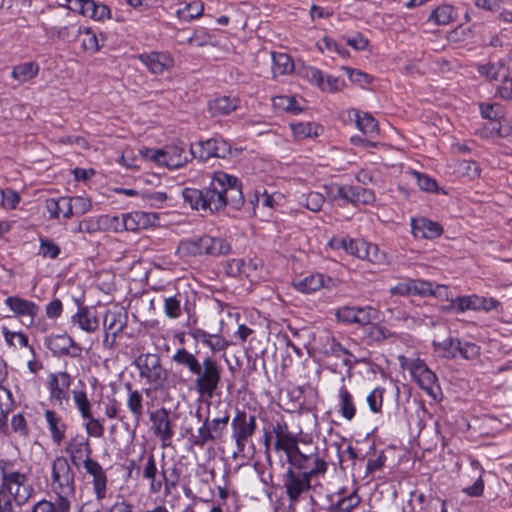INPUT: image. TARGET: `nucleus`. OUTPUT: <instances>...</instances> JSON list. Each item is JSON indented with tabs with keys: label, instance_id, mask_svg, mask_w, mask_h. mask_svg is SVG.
Listing matches in <instances>:
<instances>
[{
	"label": "nucleus",
	"instance_id": "nucleus-1",
	"mask_svg": "<svg viewBox=\"0 0 512 512\" xmlns=\"http://www.w3.org/2000/svg\"><path fill=\"white\" fill-rule=\"evenodd\" d=\"M184 202L198 211L218 212L226 206L240 209L244 196L239 180L223 171L213 173L210 184L204 190L186 187L182 190Z\"/></svg>",
	"mask_w": 512,
	"mask_h": 512
},
{
	"label": "nucleus",
	"instance_id": "nucleus-2",
	"mask_svg": "<svg viewBox=\"0 0 512 512\" xmlns=\"http://www.w3.org/2000/svg\"><path fill=\"white\" fill-rule=\"evenodd\" d=\"M177 365L186 367L195 375L194 386L200 396L212 398L221 383L222 367L210 356L200 362L197 357L185 348H179L172 356Z\"/></svg>",
	"mask_w": 512,
	"mask_h": 512
},
{
	"label": "nucleus",
	"instance_id": "nucleus-3",
	"mask_svg": "<svg viewBox=\"0 0 512 512\" xmlns=\"http://www.w3.org/2000/svg\"><path fill=\"white\" fill-rule=\"evenodd\" d=\"M27 475L13 470L7 464L0 467V507L9 510L10 507L24 504L32 494V488L27 484Z\"/></svg>",
	"mask_w": 512,
	"mask_h": 512
},
{
	"label": "nucleus",
	"instance_id": "nucleus-4",
	"mask_svg": "<svg viewBox=\"0 0 512 512\" xmlns=\"http://www.w3.org/2000/svg\"><path fill=\"white\" fill-rule=\"evenodd\" d=\"M135 365L139 370V376L145 379L146 384L150 386L146 389L147 395L150 391H160L166 388L169 374L158 354H140L135 359Z\"/></svg>",
	"mask_w": 512,
	"mask_h": 512
},
{
	"label": "nucleus",
	"instance_id": "nucleus-5",
	"mask_svg": "<svg viewBox=\"0 0 512 512\" xmlns=\"http://www.w3.org/2000/svg\"><path fill=\"white\" fill-rule=\"evenodd\" d=\"M287 462L297 470L302 471L317 485H319L320 478H323L328 470V462L317 447H311L306 452L298 448L287 458Z\"/></svg>",
	"mask_w": 512,
	"mask_h": 512
},
{
	"label": "nucleus",
	"instance_id": "nucleus-6",
	"mask_svg": "<svg viewBox=\"0 0 512 512\" xmlns=\"http://www.w3.org/2000/svg\"><path fill=\"white\" fill-rule=\"evenodd\" d=\"M196 293L189 287L177 288L173 295L164 298V313L170 319L181 316L182 310L188 315L194 310Z\"/></svg>",
	"mask_w": 512,
	"mask_h": 512
},
{
	"label": "nucleus",
	"instance_id": "nucleus-7",
	"mask_svg": "<svg viewBox=\"0 0 512 512\" xmlns=\"http://www.w3.org/2000/svg\"><path fill=\"white\" fill-rule=\"evenodd\" d=\"M52 487L57 495L75 493V475L63 456L56 457L52 463Z\"/></svg>",
	"mask_w": 512,
	"mask_h": 512
},
{
	"label": "nucleus",
	"instance_id": "nucleus-8",
	"mask_svg": "<svg viewBox=\"0 0 512 512\" xmlns=\"http://www.w3.org/2000/svg\"><path fill=\"white\" fill-rule=\"evenodd\" d=\"M316 486L317 483L291 465L283 475V487L291 504L298 503L303 493L315 489Z\"/></svg>",
	"mask_w": 512,
	"mask_h": 512
},
{
	"label": "nucleus",
	"instance_id": "nucleus-9",
	"mask_svg": "<svg viewBox=\"0 0 512 512\" xmlns=\"http://www.w3.org/2000/svg\"><path fill=\"white\" fill-rule=\"evenodd\" d=\"M146 156L158 165L169 169L181 168L189 161V155L184 147L179 145H166L162 149H151Z\"/></svg>",
	"mask_w": 512,
	"mask_h": 512
},
{
	"label": "nucleus",
	"instance_id": "nucleus-10",
	"mask_svg": "<svg viewBox=\"0 0 512 512\" xmlns=\"http://www.w3.org/2000/svg\"><path fill=\"white\" fill-rule=\"evenodd\" d=\"M256 416L248 415L244 411L237 410L235 417L232 419V437L235 440L237 450L243 452L248 440L253 436L256 430Z\"/></svg>",
	"mask_w": 512,
	"mask_h": 512
},
{
	"label": "nucleus",
	"instance_id": "nucleus-11",
	"mask_svg": "<svg viewBox=\"0 0 512 512\" xmlns=\"http://www.w3.org/2000/svg\"><path fill=\"white\" fill-rule=\"evenodd\" d=\"M408 370L419 387L430 397L437 399V395L440 392L438 378L426 363L421 359H415L410 363Z\"/></svg>",
	"mask_w": 512,
	"mask_h": 512
},
{
	"label": "nucleus",
	"instance_id": "nucleus-12",
	"mask_svg": "<svg viewBox=\"0 0 512 512\" xmlns=\"http://www.w3.org/2000/svg\"><path fill=\"white\" fill-rule=\"evenodd\" d=\"M127 325V314L122 309H109L106 311L103 320L105 337L103 343L106 347L112 348L116 337Z\"/></svg>",
	"mask_w": 512,
	"mask_h": 512
},
{
	"label": "nucleus",
	"instance_id": "nucleus-13",
	"mask_svg": "<svg viewBox=\"0 0 512 512\" xmlns=\"http://www.w3.org/2000/svg\"><path fill=\"white\" fill-rule=\"evenodd\" d=\"M200 150L197 155L193 147L190 148V157L198 158L200 161H206L212 157L226 158L231 153L230 145L223 139L210 138L199 142Z\"/></svg>",
	"mask_w": 512,
	"mask_h": 512
},
{
	"label": "nucleus",
	"instance_id": "nucleus-14",
	"mask_svg": "<svg viewBox=\"0 0 512 512\" xmlns=\"http://www.w3.org/2000/svg\"><path fill=\"white\" fill-rule=\"evenodd\" d=\"M272 432L276 438L274 449L283 451L287 458L299 448L297 436L289 431L284 419H278L273 424Z\"/></svg>",
	"mask_w": 512,
	"mask_h": 512
},
{
	"label": "nucleus",
	"instance_id": "nucleus-15",
	"mask_svg": "<svg viewBox=\"0 0 512 512\" xmlns=\"http://www.w3.org/2000/svg\"><path fill=\"white\" fill-rule=\"evenodd\" d=\"M66 453L69 455L71 463L79 468L81 462L88 461L91 458L92 448L90 446L89 437L84 435H76L72 437L66 444Z\"/></svg>",
	"mask_w": 512,
	"mask_h": 512
},
{
	"label": "nucleus",
	"instance_id": "nucleus-16",
	"mask_svg": "<svg viewBox=\"0 0 512 512\" xmlns=\"http://www.w3.org/2000/svg\"><path fill=\"white\" fill-rule=\"evenodd\" d=\"M72 383L71 376L66 371L51 373L49 375L48 388L50 398L59 405L69 400V389Z\"/></svg>",
	"mask_w": 512,
	"mask_h": 512
},
{
	"label": "nucleus",
	"instance_id": "nucleus-17",
	"mask_svg": "<svg viewBox=\"0 0 512 512\" xmlns=\"http://www.w3.org/2000/svg\"><path fill=\"white\" fill-rule=\"evenodd\" d=\"M48 347L52 351L53 355L58 357L70 356L78 358L82 353L80 345L67 334L51 336L48 342Z\"/></svg>",
	"mask_w": 512,
	"mask_h": 512
},
{
	"label": "nucleus",
	"instance_id": "nucleus-18",
	"mask_svg": "<svg viewBox=\"0 0 512 512\" xmlns=\"http://www.w3.org/2000/svg\"><path fill=\"white\" fill-rule=\"evenodd\" d=\"M292 285L297 291L304 294H310L320 290L321 288H330L334 286V281L331 277H327L324 274L315 273L294 279Z\"/></svg>",
	"mask_w": 512,
	"mask_h": 512
},
{
	"label": "nucleus",
	"instance_id": "nucleus-19",
	"mask_svg": "<svg viewBox=\"0 0 512 512\" xmlns=\"http://www.w3.org/2000/svg\"><path fill=\"white\" fill-rule=\"evenodd\" d=\"M336 197L343 199L349 203L354 205L358 204H370L374 202L375 195L374 192L370 189L364 188L362 186H353V185H342L337 189Z\"/></svg>",
	"mask_w": 512,
	"mask_h": 512
},
{
	"label": "nucleus",
	"instance_id": "nucleus-20",
	"mask_svg": "<svg viewBox=\"0 0 512 512\" xmlns=\"http://www.w3.org/2000/svg\"><path fill=\"white\" fill-rule=\"evenodd\" d=\"M150 420L154 434L167 446L174 436L169 413L165 408H160L151 413Z\"/></svg>",
	"mask_w": 512,
	"mask_h": 512
},
{
	"label": "nucleus",
	"instance_id": "nucleus-21",
	"mask_svg": "<svg viewBox=\"0 0 512 512\" xmlns=\"http://www.w3.org/2000/svg\"><path fill=\"white\" fill-rule=\"evenodd\" d=\"M86 472L92 477L93 489L97 500H103L107 494L108 477L103 467L94 459L84 461Z\"/></svg>",
	"mask_w": 512,
	"mask_h": 512
},
{
	"label": "nucleus",
	"instance_id": "nucleus-22",
	"mask_svg": "<svg viewBox=\"0 0 512 512\" xmlns=\"http://www.w3.org/2000/svg\"><path fill=\"white\" fill-rule=\"evenodd\" d=\"M138 59L153 74H161L174 65L172 56L167 52L142 53L138 55Z\"/></svg>",
	"mask_w": 512,
	"mask_h": 512
},
{
	"label": "nucleus",
	"instance_id": "nucleus-23",
	"mask_svg": "<svg viewBox=\"0 0 512 512\" xmlns=\"http://www.w3.org/2000/svg\"><path fill=\"white\" fill-rule=\"evenodd\" d=\"M412 234L415 238L434 239L443 233V227L435 221L425 217L411 218Z\"/></svg>",
	"mask_w": 512,
	"mask_h": 512
},
{
	"label": "nucleus",
	"instance_id": "nucleus-24",
	"mask_svg": "<svg viewBox=\"0 0 512 512\" xmlns=\"http://www.w3.org/2000/svg\"><path fill=\"white\" fill-rule=\"evenodd\" d=\"M6 306L17 316H29L30 324L38 314L39 307L32 301L20 298L18 296H9L5 299Z\"/></svg>",
	"mask_w": 512,
	"mask_h": 512
},
{
	"label": "nucleus",
	"instance_id": "nucleus-25",
	"mask_svg": "<svg viewBox=\"0 0 512 512\" xmlns=\"http://www.w3.org/2000/svg\"><path fill=\"white\" fill-rule=\"evenodd\" d=\"M72 323L87 333H94L99 328V319L96 312L86 306L80 307L71 318Z\"/></svg>",
	"mask_w": 512,
	"mask_h": 512
},
{
	"label": "nucleus",
	"instance_id": "nucleus-26",
	"mask_svg": "<svg viewBox=\"0 0 512 512\" xmlns=\"http://www.w3.org/2000/svg\"><path fill=\"white\" fill-rule=\"evenodd\" d=\"M329 245L335 249L342 248L350 255L360 259L367 256V242L362 240L334 237L329 241Z\"/></svg>",
	"mask_w": 512,
	"mask_h": 512
},
{
	"label": "nucleus",
	"instance_id": "nucleus-27",
	"mask_svg": "<svg viewBox=\"0 0 512 512\" xmlns=\"http://www.w3.org/2000/svg\"><path fill=\"white\" fill-rule=\"evenodd\" d=\"M450 348L446 358H455L457 354L467 360L475 359L480 354V348L478 345L470 342H462L460 339H449Z\"/></svg>",
	"mask_w": 512,
	"mask_h": 512
},
{
	"label": "nucleus",
	"instance_id": "nucleus-28",
	"mask_svg": "<svg viewBox=\"0 0 512 512\" xmlns=\"http://www.w3.org/2000/svg\"><path fill=\"white\" fill-rule=\"evenodd\" d=\"M125 389L127 390V408L131 412L136 425H138L144 414L142 392L137 389H133L130 382L125 384Z\"/></svg>",
	"mask_w": 512,
	"mask_h": 512
},
{
	"label": "nucleus",
	"instance_id": "nucleus-29",
	"mask_svg": "<svg viewBox=\"0 0 512 512\" xmlns=\"http://www.w3.org/2000/svg\"><path fill=\"white\" fill-rule=\"evenodd\" d=\"M158 469L156 465L155 456L150 453L147 457L146 464L143 469V477L149 480V492L151 494H157L163 488L161 479H157Z\"/></svg>",
	"mask_w": 512,
	"mask_h": 512
},
{
	"label": "nucleus",
	"instance_id": "nucleus-30",
	"mask_svg": "<svg viewBox=\"0 0 512 512\" xmlns=\"http://www.w3.org/2000/svg\"><path fill=\"white\" fill-rule=\"evenodd\" d=\"M45 418L54 443L59 445L65 438L66 424L61 416L52 410L45 411Z\"/></svg>",
	"mask_w": 512,
	"mask_h": 512
},
{
	"label": "nucleus",
	"instance_id": "nucleus-31",
	"mask_svg": "<svg viewBox=\"0 0 512 512\" xmlns=\"http://www.w3.org/2000/svg\"><path fill=\"white\" fill-rule=\"evenodd\" d=\"M238 107V100L228 96L217 97L209 102V110L213 117L227 115Z\"/></svg>",
	"mask_w": 512,
	"mask_h": 512
},
{
	"label": "nucleus",
	"instance_id": "nucleus-32",
	"mask_svg": "<svg viewBox=\"0 0 512 512\" xmlns=\"http://www.w3.org/2000/svg\"><path fill=\"white\" fill-rule=\"evenodd\" d=\"M477 70L482 77L490 81H502L506 74H508V68L502 61L489 62L479 65Z\"/></svg>",
	"mask_w": 512,
	"mask_h": 512
},
{
	"label": "nucleus",
	"instance_id": "nucleus-33",
	"mask_svg": "<svg viewBox=\"0 0 512 512\" xmlns=\"http://www.w3.org/2000/svg\"><path fill=\"white\" fill-rule=\"evenodd\" d=\"M39 65L35 61L25 62L13 67L11 76L19 83H25L35 78L39 72Z\"/></svg>",
	"mask_w": 512,
	"mask_h": 512
},
{
	"label": "nucleus",
	"instance_id": "nucleus-34",
	"mask_svg": "<svg viewBox=\"0 0 512 512\" xmlns=\"http://www.w3.org/2000/svg\"><path fill=\"white\" fill-rule=\"evenodd\" d=\"M360 503L358 489H354L349 495L341 497L336 503L330 505L326 512H352Z\"/></svg>",
	"mask_w": 512,
	"mask_h": 512
},
{
	"label": "nucleus",
	"instance_id": "nucleus-35",
	"mask_svg": "<svg viewBox=\"0 0 512 512\" xmlns=\"http://www.w3.org/2000/svg\"><path fill=\"white\" fill-rule=\"evenodd\" d=\"M77 33L79 35H84L81 45L85 51L90 53H96L102 47L103 43L100 44V39L98 38L95 31L92 30V28L79 26L77 27ZM100 37L101 41L103 42L105 37L102 34H100Z\"/></svg>",
	"mask_w": 512,
	"mask_h": 512
},
{
	"label": "nucleus",
	"instance_id": "nucleus-36",
	"mask_svg": "<svg viewBox=\"0 0 512 512\" xmlns=\"http://www.w3.org/2000/svg\"><path fill=\"white\" fill-rule=\"evenodd\" d=\"M46 209L49 212L50 218L58 219L62 213L66 219L71 218V206H69L68 197H60L58 199L46 200Z\"/></svg>",
	"mask_w": 512,
	"mask_h": 512
},
{
	"label": "nucleus",
	"instance_id": "nucleus-37",
	"mask_svg": "<svg viewBox=\"0 0 512 512\" xmlns=\"http://www.w3.org/2000/svg\"><path fill=\"white\" fill-rule=\"evenodd\" d=\"M338 408L342 417L346 420L351 421L355 417L356 405L353 396L345 386H342L339 390Z\"/></svg>",
	"mask_w": 512,
	"mask_h": 512
},
{
	"label": "nucleus",
	"instance_id": "nucleus-38",
	"mask_svg": "<svg viewBox=\"0 0 512 512\" xmlns=\"http://www.w3.org/2000/svg\"><path fill=\"white\" fill-rule=\"evenodd\" d=\"M42 26L48 36L57 37L62 41H71L77 35H79L77 33V29H75L76 26L73 24H67L62 27H57L54 25L43 23Z\"/></svg>",
	"mask_w": 512,
	"mask_h": 512
},
{
	"label": "nucleus",
	"instance_id": "nucleus-39",
	"mask_svg": "<svg viewBox=\"0 0 512 512\" xmlns=\"http://www.w3.org/2000/svg\"><path fill=\"white\" fill-rule=\"evenodd\" d=\"M204 248L206 255L219 256L229 253L231 247L228 242L222 238L204 235Z\"/></svg>",
	"mask_w": 512,
	"mask_h": 512
},
{
	"label": "nucleus",
	"instance_id": "nucleus-40",
	"mask_svg": "<svg viewBox=\"0 0 512 512\" xmlns=\"http://www.w3.org/2000/svg\"><path fill=\"white\" fill-rule=\"evenodd\" d=\"M204 236L183 240L178 245V251L184 256H199L206 254Z\"/></svg>",
	"mask_w": 512,
	"mask_h": 512
},
{
	"label": "nucleus",
	"instance_id": "nucleus-41",
	"mask_svg": "<svg viewBox=\"0 0 512 512\" xmlns=\"http://www.w3.org/2000/svg\"><path fill=\"white\" fill-rule=\"evenodd\" d=\"M148 221V214L144 212H133L123 214L122 223L124 224V230L136 231L146 227Z\"/></svg>",
	"mask_w": 512,
	"mask_h": 512
},
{
	"label": "nucleus",
	"instance_id": "nucleus-42",
	"mask_svg": "<svg viewBox=\"0 0 512 512\" xmlns=\"http://www.w3.org/2000/svg\"><path fill=\"white\" fill-rule=\"evenodd\" d=\"M203 4L200 1H192L177 9L176 15L180 20L190 22L203 14Z\"/></svg>",
	"mask_w": 512,
	"mask_h": 512
},
{
	"label": "nucleus",
	"instance_id": "nucleus-43",
	"mask_svg": "<svg viewBox=\"0 0 512 512\" xmlns=\"http://www.w3.org/2000/svg\"><path fill=\"white\" fill-rule=\"evenodd\" d=\"M356 124L364 135L374 137L378 134L377 121L368 113H356Z\"/></svg>",
	"mask_w": 512,
	"mask_h": 512
},
{
	"label": "nucleus",
	"instance_id": "nucleus-44",
	"mask_svg": "<svg viewBox=\"0 0 512 512\" xmlns=\"http://www.w3.org/2000/svg\"><path fill=\"white\" fill-rule=\"evenodd\" d=\"M480 296L473 294L468 296H458L452 300V306L457 312L466 310L480 311Z\"/></svg>",
	"mask_w": 512,
	"mask_h": 512
},
{
	"label": "nucleus",
	"instance_id": "nucleus-45",
	"mask_svg": "<svg viewBox=\"0 0 512 512\" xmlns=\"http://www.w3.org/2000/svg\"><path fill=\"white\" fill-rule=\"evenodd\" d=\"M290 127L294 137L298 140L317 136L320 129V126L311 122L291 123Z\"/></svg>",
	"mask_w": 512,
	"mask_h": 512
},
{
	"label": "nucleus",
	"instance_id": "nucleus-46",
	"mask_svg": "<svg viewBox=\"0 0 512 512\" xmlns=\"http://www.w3.org/2000/svg\"><path fill=\"white\" fill-rule=\"evenodd\" d=\"M272 59V70L275 76L287 74L294 68L292 60L285 53H272Z\"/></svg>",
	"mask_w": 512,
	"mask_h": 512
},
{
	"label": "nucleus",
	"instance_id": "nucleus-47",
	"mask_svg": "<svg viewBox=\"0 0 512 512\" xmlns=\"http://www.w3.org/2000/svg\"><path fill=\"white\" fill-rule=\"evenodd\" d=\"M84 16L94 20H104L110 18V9L108 6L97 3L95 0L86 2V11Z\"/></svg>",
	"mask_w": 512,
	"mask_h": 512
},
{
	"label": "nucleus",
	"instance_id": "nucleus-48",
	"mask_svg": "<svg viewBox=\"0 0 512 512\" xmlns=\"http://www.w3.org/2000/svg\"><path fill=\"white\" fill-rule=\"evenodd\" d=\"M88 1L89 0H72L67 10H53V13L51 15V22L70 17L72 11L78 12L79 14L84 16L86 11V2Z\"/></svg>",
	"mask_w": 512,
	"mask_h": 512
},
{
	"label": "nucleus",
	"instance_id": "nucleus-49",
	"mask_svg": "<svg viewBox=\"0 0 512 512\" xmlns=\"http://www.w3.org/2000/svg\"><path fill=\"white\" fill-rule=\"evenodd\" d=\"M482 118L487 120H500L504 115V108L499 103H481L479 105Z\"/></svg>",
	"mask_w": 512,
	"mask_h": 512
},
{
	"label": "nucleus",
	"instance_id": "nucleus-50",
	"mask_svg": "<svg viewBox=\"0 0 512 512\" xmlns=\"http://www.w3.org/2000/svg\"><path fill=\"white\" fill-rule=\"evenodd\" d=\"M72 394L76 408L80 412L82 418H89L90 414H92V406L87 397V393L83 390H74Z\"/></svg>",
	"mask_w": 512,
	"mask_h": 512
},
{
	"label": "nucleus",
	"instance_id": "nucleus-51",
	"mask_svg": "<svg viewBox=\"0 0 512 512\" xmlns=\"http://www.w3.org/2000/svg\"><path fill=\"white\" fill-rule=\"evenodd\" d=\"M123 214L120 216L116 215H101L99 217L100 230H109L113 232L124 231V224L122 223Z\"/></svg>",
	"mask_w": 512,
	"mask_h": 512
},
{
	"label": "nucleus",
	"instance_id": "nucleus-52",
	"mask_svg": "<svg viewBox=\"0 0 512 512\" xmlns=\"http://www.w3.org/2000/svg\"><path fill=\"white\" fill-rule=\"evenodd\" d=\"M69 206H71V217L81 216L89 212L92 208L91 200L82 196L68 197Z\"/></svg>",
	"mask_w": 512,
	"mask_h": 512
},
{
	"label": "nucleus",
	"instance_id": "nucleus-53",
	"mask_svg": "<svg viewBox=\"0 0 512 512\" xmlns=\"http://www.w3.org/2000/svg\"><path fill=\"white\" fill-rule=\"evenodd\" d=\"M453 8L450 5H442L433 10L429 20L437 25H447L452 21Z\"/></svg>",
	"mask_w": 512,
	"mask_h": 512
},
{
	"label": "nucleus",
	"instance_id": "nucleus-54",
	"mask_svg": "<svg viewBox=\"0 0 512 512\" xmlns=\"http://www.w3.org/2000/svg\"><path fill=\"white\" fill-rule=\"evenodd\" d=\"M324 202L325 198L319 192H309L308 194L303 195L300 200V204L312 212L320 211Z\"/></svg>",
	"mask_w": 512,
	"mask_h": 512
},
{
	"label": "nucleus",
	"instance_id": "nucleus-55",
	"mask_svg": "<svg viewBox=\"0 0 512 512\" xmlns=\"http://www.w3.org/2000/svg\"><path fill=\"white\" fill-rule=\"evenodd\" d=\"M190 441L192 445L197 447H204L209 441H214L212 434L208 427V417L205 418L201 427L198 428L197 434L191 435Z\"/></svg>",
	"mask_w": 512,
	"mask_h": 512
},
{
	"label": "nucleus",
	"instance_id": "nucleus-56",
	"mask_svg": "<svg viewBox=\"0 0 512 512\" xmlns=\"http://www.w3.org/2000/svg\"><path fill=\"white\" fill-rule=\"evenodd\" d=\"M345 87V80L334 75H324L320 88L323 92L334 93Z\"/></svg>",
	"mask_w": 512,
	"mask_h": 512
},
{
	"label": "nucleus",
	"instance_id": "nucleus-57",
	"mask_svg": "<svg viewBox=\"0 0 512 512\" xmlns=\"http://www.w3.org/2000/svg\"><path fill=\"white\" fill-rule=\"evenodd\" d=\"M230 417L227 413H224L223 416L214 418L213 420L208 419V427L210 433L213 436L214 441L218 440L222 437L224 430L226 429L229 423Z\"/></svg>",
	"mask_w": 512,
	"mask_h": 512
},
{
	"label": "nucleus",
	"instance_id": "nucleus-58",
	"mask_svg": "<svg viewBox=\"0 0 512 512\" xmlns=\"http://www.w3.org/2000/svg\"><path fill=\"white\" fill-rule=\"evenodd\" d=\"M392 336L388 328L378 323H371L367 328V338L373 342H382Z\"/></svg>",
	"mask_w": 512,
	"mask_h": 512
},
{
	"label": "nucleus",
	"instance_id": "nucleus-59",
	"mask_svg": "<svg viewBox=\"0 0 512 512\" xmlns=\"http://www.w3.org/2000/svg\"><path fill=\"white\" fill-rule=\"evenodd\" d=\"M274 106L284 111L298 114L302 108L298 105L296 99L292 96H278L273 99Z\"/></svg>",
	"mask_w": 512,
	"mask_h": 512
},
{
	"label": "nucleus",
	"instance_id": "nucleus-60",
	"mask_svg": "<svg viewBox=\"0 0 512 512\" xmlns=\"http://www.w3.org/2000/svg\"><path fill=\"white\" fill-rule=\"evenodd\" d=\"M61 252L60 247L51 239L41 238L38 254L44 258L56 259Z\"/></svg>",
	"mask_w": 512,
	"mask_h": 512
},
{
	"label": "nucleus",
	"instance_id": "nucleus-61",
	"mask_svg": "<svg viewBox=\"0 0 512 512\" xmlns=\"http://www.w3.org/2000/svg\"><path fill=\"white\" fill-rule=\"evenodd\" d=\"M385 389L376 387L367 396V403L373 413H380L383 406Z\"/></svg>",
	"mask_w": 512,
	"mask_h": 512
},
{
	"label": "nucleus",
	"instance_id": "nucleus-62",
	"mask_svg": "<svg viewBox=\"0 0 512 512\" xmlns=\"http://www.w3.org/2000/svg\"><path fill=\"white\" fill-rule=\"evenodd\" d=\"M367 247V256L363 257L362 259H367L368 261L378 265L389 264L387 254L384 251L380 250L377 245L367 243Z\"/></svg>",
	"mask_w": 512,
	"mask_h": 512
},
{
	"label": "nucleus",
	"instance_id": "nucleus-63",
	"mask_svg": "<svg viewBox=\"0 0 512 512\" xmlns=\"http://www.w3.org/2000/svg\"><path fill=\"white\" fill-rule=\"evenodd\" d=\"M324 354L326 356H335L341 357L342 355L352 356V353L343 347L335 338H328L327 344L324 349Z\"/></svg>",
	"mask_w": 512,
	"mask_h": 512
},
{
	"label": "nucleus",
	"instance_id": "nucleus-64",
	"mask_svg": "<svg viewBox=\"0 0 512 512\" xmlns=\"http://www.w3.org/2000/svg\"><path fill=\"white\" fill-rule=\"evenodd\" d=\"M377 318V310L372 307H357V323L361 326L370 325Z\"/></svg>",
	"mask_w": 512,
	"mask_h": 512
}]
</instances>
